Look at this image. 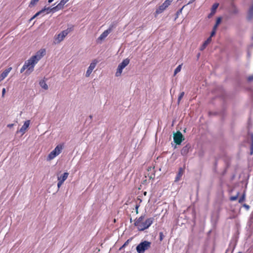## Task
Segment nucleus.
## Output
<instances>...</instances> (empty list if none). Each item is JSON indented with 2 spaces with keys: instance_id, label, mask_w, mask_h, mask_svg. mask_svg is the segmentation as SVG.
Listing matches in <instances>:
<instances>
[{
  "instance_id": "1",
  "label": "nucleus",
  "mask_w": 253,
  "mask_h": 253,
  "mask_svg": "<svg viewBox=\"0 0 253 253\" xmlns=\"http://www.w3.org/2000/svg\"><path fill=\"white\" fill-rule=\"evenodd\" d=\"M45 53V49H41L36 53V55L32 56L29 59L25 62L24 66L27 69L25 74L29 75L34 71L35 65L43 56Z\"/></svg>"
},
{
  "instance_id": "2",
  "label": "nucleus",
  "mask_w": 253,
  "mask_h": 253,
  "mask_svg": "<svg viewBox=\"0 0 253 253\" xmlns=\"http://www.w3.org/2000/svg\"><path fill=\"white\" fill-rule=\"evenodd\" d=\"M151 243L147 241H144L139 244L136 247V251L138 253H144L145 251L150 248Z\"/></svg>"
},
{
  "instance_id": "3",
  "label": "nucleus",
  "mask_w": 253,
  "mask_h": 253,
  "mask_svg": "<svg viewBox=\"0 0 253 253\" xmlns=\"http://www.w3.org/2000/svg\"><path fill=\"white\" fill-rule=\"evenodd\" d=\"M154 218L153 217H150L146 219L145 221L142 222L137 227V229L139 231H142L144 230L148 229L153 223Z\"/></svg>"
},
{
  "instance_id": "4",
  "label": "nucleus",
  "mask_w": 253,
  "mask_h": 253,
  "mask_svg": "<svg viewBox=\"0 0 253 253\" xmlns=\"http://www.w3.org/2000/svg\"><path fill=\"white\" fill-rule=\"evenodd\" d=\"M73 30V27L68 28L67 29L62 31L57 35V42H59L63 40L64 38L72 31Z\"/></svg>"
},
{
  "instance_id": "5",
  "label": "nucleus",
  "mask_w": 253,
  "mask_h": 253,
  "mask_svg": "<svg viewBox=\"0 0 253 253\" xmlns=\"http://www.w3.org/2000/svg\"><path fill=\"white\" fill-rule=\"evenodd\" d=\"M184 140V137L181 132L178 131L173 134V140L176 144L180 145Z\"/></svg>"
},
{
  "instance_id": "6",
  "label": "nucleus",
  "mask_w": 253,
  "mask_h": 253,
  "mask_svg": "<svg viewBox=\"0 0 253 253\" xmlns=\"http://www.w3.org/2000/svg\"><path fill=\"white\" fill-rule=\"evenodd\" d=\"M169 5L170 4L167 2V1H165V2L162 4H161L159 6L158 8L156 9L155 14L158 15L162 13L164 11V10L166 9V8L168 7Z\"/></svg>"
},
{
  "instance_id": "7",
  "label": "nucleus",
  "mask_w": 253,
  "mask_h": 253,
  "mask_svg": "<svg viewBox=\"0 0 253 253\" xmlns=\"http://www.w3.org/2000/svg\"><path fill=\"white\" fill-rule=\"evenodd\" d=\"M97 63V61L96 60H94L90 64L85 73V76L86 77H88L90 76L92 70L95 68Z\"/></svg>"
},
{
  "instance_id": "8",
  "label": "nucleus",
  "mask_w": 253,
  "mask_h": 253,
  "mask_svg": "<svg viewBox=\"0 0 253 253\" xmlns=\"http://www.w3.org/2000/svg\"><path fill=\"white\" fill-rule=\"evenodd\" d=\"M192 150L191 146L190 144H187L185 146H184L181 150V154L185 156L187 155L188 152Z\"/></svg>"
},
{
  "instance_id": "9",
  "label": "nucleus",
  "mask_w": 253,
  "mask_h": 253,
  "mask_svg": "<svg viewBox=\"0 0 253 253\" xmlns=\"http://www.w3.org/2000/svg\"><path fill=\"white\" fill-rule=\"evenodd\" d=\"M30 120L26 121L24 122L22 126L21 127V128L19 130L17 131V133L20 132L22 133V134H24L25 132V131L26 130L27 128L29 127V126L30 125Z\"/></svg>"
},
{
  "instance_id": "10",
  "label": "nucleus",
  "mask_w": 253,
  "mask_h": 253,
  "mask_svg": "<svg viewBox=\"0 0 253 253\" xmlns=\"http://www.w3.org/2000/svg\"><path fill=\"white\" fill-rule=\"evenodd\" d=\"M12 68L9 67L6 69H5L0 75V82L2 81L5 78L7 77L8 73L10 72V71L11 70Z\"/></svg>"
},
{
  "instance_id": "11",
  "label": "nucleus",
  "mask_w": 253,
  "mask_h": 253,
  "mask_svg": "<svg viewBox=\"0 0 253 253\" xmlns=\"http://www.w3.org/2000/svg\"><path fill=\"white\" fill-rule=\"evenodd\" d=\"M184 172V169L182 168H180L178 169V173L176 174V176L175 178L174 181L175 182H178L180 180V179L181 178V176H182Z\"/></svg>"
},
{
  "instance_id": "12",
  "label": "nucleus",
  "mask_w": 253,
  "mask_h": 253,
  "mask_svg": "<svg viewBox=\"0 0 253 253\" xmlns=\"http://www.w3.org/2000/svg\"><path fill=\"white\" fill-rule=\"evenodd\" d=\"M110 33V30L107 29L104 31L98 38V40H102L107 37V36Z\"/></svg>"
},
{
  "instance_id": "13",
  "label": "nucleus",
  "mask_w": 253,
  "mask_h": 253,
  "mask_svg": "<svg viewBox=\"0 0 253 253\" xmlns=\"http://www.w3.org/2000/svg\"><path fill=\"white\" fill-rule=\"evenodd\" d=\"M144 217L145 215H142L139 218H136L134 220V225L137 227L139 225V224H141V222H142V221L144 219Z\"/></svg>"
},
{
  "instance_id": "14",
  "label": "nucleus",
  "mask_w": 253,
  "mask_h": 253,
  "mask_svg": "<svg viewBox=\"0 0 253 253\" xmlns=\"http://www.w3.org/2000/svg\"><path fill=\"white\" fill-rule=\"evenodd\" d=\"M57 154L55 152V151L52 150L47 156L46 160L47 161H51L55 157L57 156Z\"/></svg>"
},
{
  "instance_id": "15",
  "label": "nucleus",
  "mask_w": 253,
  "mask_h": 253,
  "mask_svg": "<svg viewBox=\"0 0 253 253\" xmlns=\"http://www.w3.org/2000/svg\"><path fill=\"white\" fill-rule=\"evenodd\" d=\"M68 175L69 173L68 172H64L63 175L58 177V180L63 183L67 179Z\"/></svg>"
},
{
  "instance_id": "16",
  "label": "nucleus",
  "mask_w": 253,
  "mask_h": 253,
  "mask_svg": "<svg viewBox=\"0 0 253 253\" xmlns=\"http://www.w3.org/2000/svg\"><path fill=\"white\" fill-rule=\"evenodd\" d=\"M218 5H219V4L218 3H214L212 5L211 9V12L209 14V15L208 16L209 17H210L213 14H214L215 13L216 9L218 7Z\"/></svg>"
},
{
  "instance_id": "17",
  "label": "nucleus",
  "mask_w": 253,
  "mask_h": 253,
  "mask_svg": "<svg viewBox=\"0 0 253 253\" xmlns=\"http://www.w3.org/2000/svg\"><path fill=\"white\" fill-rule=\"evenodd\" d=\"M211 38L209 37L201 46L200 50H203L207 47L208 44L211 42Z\"/></svg>"
},
{
  "instance_id": "18",
  "label": "nucleus",
  "mask_w": 253,
  "mask_h": 253,
  "mask_svg": "<svg viewBox=\"0 0 253 253\" xmlns=\"http://www.w3.org/2000/svg\"><path fill=\"white\" fill-rule=\"evenodd\" d=\"M63 145L60 144L57 145L53 150L55 151V152L58 155L61 152V151L63 149Z\"/></svg>"
},
{
  "instance_id": "19",
  "label": "nucleus",
  "mask_w": 253,
  "mask_h": 253,
  "mask_svg": "<svg viewBox=\"0 0 253 253\" xmlns=\"http://www.w3.org/2000/svg\"><path fill=\"white\" fill-rule=\"evenodd\" d=\"M39 84L42 88L44 89L45 90L48 89V86L44 80H41Z\"/></svg>"
},
{
  "instance_id": "20",
  "label": "nucleus",
  "mask_w": 253,
  "mask_h": 253,
  "mask_svg": "<svg viewBox=\"0 0 253 253\" xmlns=\"http://www.w3.org/2000/svg\"><path fill=\"white\" fill-rule=\"evenodd\" d=\"M238 9L234 4H232L230 12L232 14H236L238 13Z\"/></svg>"
},
{
  "instance_id": "21",
  "label": "nucleus",
  "mask_w": 253,
  "mask_h": 253,
  "mask_svg": "<svg viewBox=\"0 0 253 253\" xmlns=\"http://www.w3.org/2000/svg\"><path fill=\"white\" fill-rule=\"evenodd\" d=\"M129 61L130 60L128 58H126L120 64L125 68L129 64Z\"/></svg>"
},
{
  "instance_id": "22",
  "label": "nucleus",
  "mask_w": 253,
  "mask_h": 253,
  "mask_svg": "<svg viewBox=\"0 0 253 253\" xmlns=\"http://www.w3.org/2000/svg\"><path fill=\"white\" fill-rule=\"evenodd\" d=\"M246 200V192L245 191H244L243 193L242 194L241 197L239 199V203H242L243 202H244Z\"/></svg>"
},
{
  "instance_id": "23",
  "label": "nucleus",
  "mask_w": 253,
  "mask_h": 253,
  "mask_svg": "<svg viewBox=\"0 0 253 253\" xmlns=\"http://www.w3.org/2000/svg\"><path fill=\"white\" fill-rule=\"evenodd\" d=\"M248 15L249 19H251L253 17V4L249 8Z\"/></svg>"
},
{
  "instance_id": "24",
  "label": "nucleus",
  "mask_w": 253,
  "mask_h": 253,
  "mask_svg": "<svg viewBox=\"0 0 253 253\" xmlns=\"http://www.w3.org/2000/svg\"><path fill=\"white\" fill-rule=\"evenodd\" d=\"M62 9V8L58 4L56 6H54V7L51 8V10H52V12H55L59 10H60Z\"/></svg>"
},
{
  "instance_id": "25",
  "label": "nucleus",
  "mask_w": 253,
  "mask_h": 253,
  "mask_svg": "<svg viewBox=\"0 0 253 253\" xmlns=\"http://www.w3.org/2000/svg\"><path fill=\"white\" fill-rule=\"evenodd\" d=\"M69 0H61L60 2L58 3V4L62 8H63L64 5Z\"/></svg>"
},
{
  "instance_id": "26",
  "label": "nucleus",
  "mask_w": 253,
  "mask_h": 253,
  "mask_svg": "<svg viewBox=\"0 0 253 253\" xmlns=\"http://www.w3.org/2000/svg\"><path fill=\"white\" fill-rule=\"evenodd\" d=\"M39 0H31L29 3V7H33V6H34L35 5H36L37 4V3L38 2Z\"/></svg>"
},
{
  "instance_id": "27",
  "label": "nucleus",
  "mask_w": 253,
  "mask_h": 253,
  "mask_svg": "<svg viewBox=\"0 0 253 253\" xmlns=\"http://www.w3.org/2000/svg\"><path fill=\"white\" fill-rule=\"evenodd\" d=\"M182 64H180V65H179L175 69L174 71V75H175L176 74H177L178 73H179L181 69V67H182Z\"/></svg>"
},
{
  "instance_id": "28",
  "label": "nucleus",
  "mask_w": 253,
  "mask_h": 253,
  "mask_svg": "<svg viewBox=\"0 0 253 253\" xmlns=\"http://www.w3.org/2000/svg\"><path fill=\"white\" fill-rule=\"evenodd\" d=\"M221 18L220 17H218L217 20H216V23L214 25V26H213V29H214V30H216V28L218 26V25L219 24V23H220L221 22Z\"/></svg>"
},
{
  "instance_id": "29",
  "label": "nucleus",
  "mask_w": 253,
  "mask_h": 253,
  "mask_svg": "<svg viewBox=\"0 0 253 253\" xmlns=\"http://www.w3.org/2000/svg\"><path fill=\"white\" fill-rule=\"evenodd\" d=\"M122 71L123 70L121 68H120L118 66V68H117V72L116 73V77H119L122 74Z\"/></svg>"
},
{
  "instance_id": "30",
  "label": "nucleus",
  "mask_w": 253,
  "mask_h": 253,
  "mask_svg": "<svg viewBox=\"0 0 253 253\" xmlns=\"http://www.w3.org/2000/svg\"><path fill=\"white\" fill-rule=\"evenodd\" d=\"M184 95V92L182 91L180 93L178 97V99H177V104H179L180 103V100H181V99L182 98V97H183Z\"/></svg>"
},
{
  "instance_id": "31",
  "label": "nucleus",
  "mask_w": 253,
  "mask_h": 253,
  "mask_svg": "<svg viewBox=\"0 0 253 253\" xmlns=\"http://www.w3.org/2000/svg\"><path fill=\"white\" fill-rule=\"evenodd\" d=\"M131 239H128L124 244V245L119 249V250L121 251L122 250V249H123L124 248H125V247H126V246L128 245V244H129V242L131 241Z\"/></svg>"
},
{
  "instance_id": "32",
  "label": "nucleus",
  "mask_w": 253,
  "mask_h": 253,
  "mask_svg": "<svg viewBox=\"0 0 253 253\" xmlns=\"http://www.w3.org/2000/svg\"><path fill=\"white\" fill-rule=\"evenodd\" d=\"M239 193L238 192L237 194L235 196L231 197L230 198V201H234L236 200L239 196Z\"/></svg>"
},
{
  "instance_id": "33",
  "label": "nucleus",
  "mask_w": 253,
  "mask_h": 253,
  "mask_svg": "<svg viewBox=\"0 0 253 253\" xmlns=\"http://www.w3.org/2000/svg\"><path fill=\"white\" fill-rule=\"evenodd\" d=\"M116 27V24L115 23H113L110 25V26L108 29L110 30V33H111L112 32V31L113 30V29H114Z\"/></svg>"
},
{
  "instance_id": "34",
  "label": "nucleus",
  "mask_w": 253,
  "mask_h": 253,
  "mask_svg": "<svg viewBox=\"0 0 253 253\" xmlns=\"http://www.w3.org/2000/svg\"><path fill=\"white\" fill-rule=\"evenodd\" d=\"M44 9H45V13L46 14H48L50 12H51L52 10H51V8L50 7H44L43 8Z\"/></svg>"
},
{
  "instance_id": "35",
  "label": "nucleus",
  "mask_w": 253,
  "mask_h": 253,
  "mask_svg": "<svg viewBox=\"0 0 253 253\" xmlns=\"http://www.w3.org/2000/svg\"><path fill=\"white\" fill-rule=\"evenodd\" d=\"M39 12L41 15L42 14V15H44L46 14L45 13V9L42 8V10L39 11Z\"/></svg>"
},
{
  "instance_id": "36",
  "label": "nucleus",
  "mask_w": 253,
  "mask_h": 253,
  "mask_svg": "<svg viewBox=\"0 0 253 253\" xmlns=\"http://www.w3.org/2000/svg\"><path fill=\"white\" fill-rule=\"evenodd\" d=\"M159 235H160V240L161 241H162L164 239V235L163 232H160Z\"/></svg>"
},
{
  "instance_id": "37",
  "label": "nucleus",
  "mask_w": 253,
  "mask_h": 253,
  "mask_svg": "<svg viewBox=\"0 0 253 253\" xmlns=\"http://www.w3.org/2000/svg\"><path fill=\"white\" fill-rule=\"evenodd\" d=\"M250 154L251 155H253V143L251 144L250 147Z\"/></svg>"
},
{
  "instance_id": "38",
  "label": "nucleus",
  "mask_w": 253,
  "mask_h": 253,
  "mask_svg": "<svg viewBox=\"0 0 253 253\" xmlns=\"http://www.w3.org/2000/svg\"><path fill=\"white\" fill-rule=\"evenodd\" d=\"M215 32H216V30H214V29H212V31H211V36L210 37H211V38L212 37L214 36V35L215 34Z\"/></svg>"
},
{
  "instance_id": "39",
  "label": "nucleus",
  "mask_w": 253,
  "mask_h": 253,
  "mask_svg": "<svg viewBox=\"0 0 253 253\" xmlns=\"http://www.w3.org/2000/svg\"><path fill=\"white\" fill-rule=\"evenodd\" d=\"M243 206L247 211H248L250 209V207L248 205H247L246 204H243Z\"/></svg>"
},
{
  "instance_id": "40",
  "label": "nucleus",
  "mask_w": 253,
  "mask_h": 253,
  "mask_svg": "<svg viewBox=\"0 0 253 253\" xmlns=\"http://www.w3.org/2000/svg\"><path fill=\"white\" fill-rule=\"evenodd\" d=\"M184 6H183L181 9H179L177 11V12H176L177 15H178L180 13H181L182 12V9L184 8Z\"/></svg>"
},
{
  "instance_id": "41",
  "label": "nucleus",
  "mask_w": 253,
  "mask_h": 253,
  "mask_svg": "<svg viewBox=\"0 0 253 253\" xmlns=\"http://www.w3.org/2000/svg\"><path fill=\"white\" fill-rule=\"evenodd\" d=\"M63 183H62V182L58 181V183H57L58 188H59L60 187V186L62 185Z\"/></svg>"
},
{
  "instance_id": "42",
  "label": "nucleus",
  "mask_w": 253,
  "mask_h": 253,
  "mask_svg": "<svg viewBox=\"0 0 253 253\" xmlns=\"http://www.w3.org/2000/svg\"><path fill=\"white\" fill-rule=\"evenodd\" d=\"M248 80L249 81H253V75L252 76H250L248 77Z\"/></svg>"
},
{
  "instance_id": "43",
  "label": "nucleus",
  "mask_w": 253,
  "mask_h": 253,
  "mask_svg": "<svg viewBox=\"0 0 253 253\" xmlns=\"http://www.w3.org/2000/svg\"><path fill=\"white\" fill-rule=\"evenodd\" d=\"M26 69V68H25V67L23 65L22 68L20 70V73H23L25 70Z\"/></svg>"
},
{
  "instance_id": "44",
  "label": "nucleus",
  "mask_w": 253,
  "mask_h": 253,
  "mask_svg": "<svg viewBox=\"0 0 253 253\" xmlns=\"http://www.w3.org/2000/svg\"><path fill=\"white\" fill-rule=\"evenodd\" d=\"M5 88H3L2 90V97H3L5 93Z\"/></svg>"
},
{
  "instance_id": "45",
  "label": "nucleus",
  "mask_w": 253,
  "mask_h": 253,
  "mask_svg": "<svg viewBox=\"0 0 253 253\" xmlns=\"http://www.w3.org/2000/svg\"><path fill=\"white\" fill-rule=\"evenodd\" d=\"M251 143H253V133L251 134Z\"/></svg>"
},
{
  "instance_id": "46",
  "label": "nucleus",
  "mask_w": 253,
  "mask_h": 253,
  "mask_svg": "<svg viewBox=\"0 0 253 253\" xmlns=\"http://www.w3.org/2000/svg\"><path fill=\"white\" fill-rule=\"evenodd\" d=\"M139 206L138 205H136V206H135V209H136V213H138V209L139 208Z\"/></svg>"
},
{
  "instance_id": "47",
  "label": "nucleus",
  "mask_w": 253,
  "mask_h": 253,
  "mask_svg": "<svg viewBox=\"0 0 253 253\" xmlns=\"http://www.w3.org/2000/svg\"><path fill=\"white\" fill-rule=\"evenodd\" d=\"M13 126H14V124H8V125H7V126L8 127H10V128H11V127H12Z\"/></svg>"
},
{
  "instance_id": "48",
  "label": "nucleus",
  "mask_w": 253,
  "mask_h": 253,
  "mask_svg": "<svg viewBox=\"0 0 253 253\" xmlns=\"http://www.w3.org/2000/svg\"><path fill=\"white\" fill-rule=\"evenodd\" d=\"M41 14H40V12L39 11V12H37L34 15H35V17H38V16H39Z\"/></svg>"
},
{
  "instance_id": "49",
  "label": "nucleus",
  "mask_w": 253,
  "mask_h": 253,
  "mask_svg": "<svg viewBox=\"0 0 253 253\" xmlns=\"http://www.w3.org/2000/svg\"><path fill=\"white\" fill-rule=\"evenodd\" d=\"M195 0H190V1L188 2L187 4H189L193 2Z\"/></svg>"
},
{
  "instance_id": "50",
  "label": "nucleus",
  "mask_w": 253,
  "mask_h": 253,
  "mask_svg": "<svg viewBox=\"0 0 253 253\" xmlns=\"http://www.w3.org/2000/svg\"><path fill=\"white\" fill-rule=\"evenodd\" d=\"M250 219L251 220H252V219H253V211H252V212L251 213V215H250Z\"/></svg>"
},
{
  "instance_id": "51",
  "label": "nucleus",
  "mask_w": 253,
  "mask_h": 253,
  "mask_svg": "<svg viewBox=\"0 0 253 253\" xmlns=\"http://www.w3.org/2000/svg\"><path fill=\"white\" fill-rule=\"evenodd\" d=\"M165 1H167V2L170 4L171 2L173 1V0H166Z\"/></svg>"
},
{
  "instance_id": "52",
  "label": "nucleus",
  "mask_w": 253,
  "mask_h": 253,
  "mask_svg": "<svg viewBox=\"0 0 253 253\" xmlns=\"http://www.w3.org/2000/svg\"><path fill=\"white\" fill-rule=\"evenodd\" d=\"M118 67H119L120 68L122 69V70H123V69L125 68L124 67H123V66H122L121 65H120V64H119V65H118Z\"/></svg>"
},
{
  "instance_id": "53",
  "label": "nucleus",
  "mask_w": 253,
  "mask_h": 253,
  "mask_svg": "<svg viewBox=\"0 0 253 253\" xmlns=\"http://www.w3.org/2000/svg\"><path fill=\"white\" fill-rule=\"evenodd\" d=\"M36 18V17H35V15H34L30 19V21H31L32 20H33L34 19H35Z\"/></svg>"
},
{
  "instance_id": "54",
  "label": "nucleus",
  "mask_w": 253,
  "mask_h": 253,
  "mask_svg": "<svg viewBox=\"0 0 253 253\" xmlns=\"http://www.w3.org/2000/svg\"><path fill=\"white\" fill-rule=\"evenodd\" d=\"M53 0H48V2L49 3H51Z\"/></svg>"
},
{
  "instance_id": "55",
  "label": "nucleus",
  "mask_w": 253,
  "mask_h": 253,
  "mask_svg": "<svg viewBox=\"0 0 253 253\" xmlns=\"http://www.w3.org/2000/svg\"><path fill=\"white\" fill-rule=\"evenodd\" d=\"M89 118H90V119H92V115H90V116H89Z\"/></svg>"
},
{
  "instance_id": "56",
  "label": "nucleus",
  "mask_w": 253,
  "mask_h": 253,
  "mask_svg": "<svg viewBox=\"0 0 253 253\" xmlns=\"http://www.w3.org/2000/svg\"><path fill=\"white\" fill-rule=\"evenodd\" d=\"M130 222H132V219H131V218H130Z\"/></svg>"
},
{
  "instance_id": "57",
  "label": "nucleus",
  "mask_w": 253,
  "mask_h": 253,
  "mask_svg": "<svg viewBox=\"0 0 253 253\" xmlns=\"http://www.w3.org/2000/svg\"><path fill=\"white\" fill-rule=\"evenodd\" d=\"M238 253H242V252H238Z\"/></svg>"
}]
</instances>
